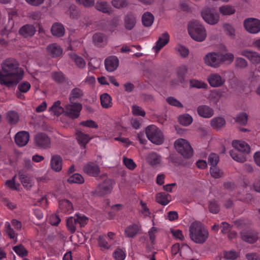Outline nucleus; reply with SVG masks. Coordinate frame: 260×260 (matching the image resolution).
Returning <instances> with one entry per match:
<instances>
[{"label":"nucleus","mask_w":260,"mask_h":260,"mask_svg":"<svg viewBox=\"0 0 260 260\" xmlns=\"http://www.w3.org/2000/svg\"><path fill=\"white\" fill-rule=\"evenodd\" d=\"M0 70V84L8 87L16 85L22 80L24 75L23 69L19 67L18 61L13 58L4 60Z\"/></svg>","instance_id":"f257e3e1"},{"label":"nucleus","mask_w":260,"mask_h":260,"mask_svg":"<svg viewBox=\"0 0 260 260\" xmlns=\"http://www.w3.org/2000/svg\"><path fill=\"white\" fill-rule=\"evenodd\" d=\"M189 235L194 242L203 244L207 240L209 233L201 222L195 221L192 222L189 226Z\"/></svg>","instance_id":"f03ea898"},{"label":"nucleus","mask_w":260,"mask_h":260,"mask_svg":"<svg viewBox=\"0 0 260 260\" xmlns=\"http://www.w3.org/2000/svg\"><path fill=\"white\" fill-rule=\"evenodd\" d=\"M188 31L191 37L199 42L203 41L206 37V31L198 20L191 21L188 26Z\"/></svg>","instance_id":"7ed1b4c3"},{"label":"nucleus","mask_w":260,"mask_h":260,"mask_svg":"<svg viewBox=\"0 0 260 260\" xmlns=\"http://www.w3.org/2000/svg\"><path fill=\"white\" fill-rule=\"evenodd\" d=\"M146 134L152 143L160 145L164 142V137L162 132L155 125H150L146 128Z\"/></svg>","instance_id":"20e7f679"},{"label":"nucleus","mask_w":260,"mask_h":260,"mask_svg":"<svg viewBox=\"0 0 260 260\" xmlns=\"http://www.w3.org/2000/svg\"><path fill=\"white\" fill-rule=\"evenodd\" d=\"M174 146L177 151L184 158H188L192 156V148L187 140L178 139L175 141Z\"/></svg>","instance_id":"39448f33"},{"label":"nucleus","mask_w":260,"mask_h":260,"mask_svg":"<svg viewBox=\"0 0 260 260\" xmlns=\"http://www.w3.org/2000/svg\"><path fill=\"white\" fill-rule=\"evenodd\" d=\"M82 110V105L80 103L69 102L64 106V115L71 119L78 118Z\"/></svg>","instance_id":"423d86ee"},{"label":"nucleus","mask_w":260,"mask_h":260,"mask_svg":"<svg viewBox=\"0 0 260 260\" xmlns=\"http://www.w3.org/2000/svg\"><path fill=\"white\" fill-rule=\"evenodd\" d=\"M202 16L205 22L211 25L216 24L219 18L218 13L209 8H206L203 10Z\"/></svg>","instance_id":"0eeeda50"},{"label":"nucleus","mask_w":260,"mask_h":260,"mask_svg":"<svg viewBox=\"0 0 260 260\" xmlns=\"http://www.w3.org/2000/svg\"><path fill=\"white\" fill-rule=\"evenodd\" d=\"M246 30L251 34H257L260 31V20L253 18L246 19L244 22Z\"/></svg>","instance_id":"6e6552de"},{"label":"nucleus","mask_w":260,"mask_h":260,"mask_svg":"<svg viewBox=\"0 0 260 260\" xmlns=\"http://www.w3.org/2000/svg\"><path fill=\"white\" fill-rule=\"evenodd\" d=\"M219 52L208 53L204 58L205 63L211 67L218 68L221 63Z\"/></svg>","instance_id":"1a4fd4ad"},{"label":"nucleus","mask_w":260,"mask_h":260,"mask_svg":"<svg viewBox=\"0 0 260 260\" xmlns=\"http://www.w3.org/2000/svg\"><path fill=\"white\" fill-rule=\"evenodd\" d=\"M35 142L36 146L41 148L47 149L50 147V139L44 133H38L35 136Z\"/></svg>","instance_id":"9d476101"},{"label":"nucleus","mask_w":260,"mask_h":260,"mask_svg":"<svg viewBox=\"0 0 260 260\" xmlns=\"http://www.w3.org/2000/svg\"><path fill=\"white\" fill-rule=\"evenodd\" d=\"M113 189V181L111 179H106L99 184L96 192L100 196L109 194Z\"/></svg>","instance_id":"9b49d317"},{"label":"nucleus","mask_w":260,"mask_h":260,"mask_svg":"<svg viewBox=\"0 0 260 260\" xmlns=\"http://www.w3.org/2000/svg\"><path fill=\"white\" fill-rule=\"evenodd\" d=\"M18 176L20 181L24 188L29 189L31 187L32 178L25 169H22L19 170Z\"/></svg>","instance_id":"f8f14e48"},{"label":"nucleus","mask_w":260,"mask_h":260,"mask_svg":"<svg viewBox=\"0 0 260 260\" xmlns=\"http://www.w3.org/2000/svg\"><path fill=\"white\" fill-rule=\"evenodd\" d=\"M83 171L90 176L96 177L100 174V168L95 163L88 162L84 166Z\"/></svg>","instance_id":"ddd939ff"},{"label":"nucleus","mask_w":260,"mask_h":260,"mask_svg":"<svg viewBox=\"0 0 260 260\" xmlns=\"http://www.w3.org/2000/svg\"><path fill=\"white\" fill-rule=\"evenodd\" d=\"M124 23L126 30L133 29L137 23L136 14L132 12H128L124 18Z\"/></svg>","instance_id":"4468645a"},{"label":"nucleus","mask_w":260,"mask_h":260,"mask_svg":"<svg viewBox=\"0 0 260 260\" xmlns=\"http://www.w3.org/2000/svg\"><path fill=\"white\" fill-rule=\"evenodd\" d=\"M141 226L137 223H133L127 226L124 230L125 236L128 238H134L140 233Z\"/></svg>","instance_id":"2eb2a0df"},{"label":"nucleus","mask_w":260,"mask_h":260,"mask_svg":"<svg viewBox=\"0 0 260 260\" xmlns=\"http://www.w3.org/2000/svg\"><path fill=\"white\" fill-rule=\"evenodd\" d=\"M119 65V59L115 56L107 57L105 60V66L107 71L111 72L117 69Z\"/></svg>","instance_id":"dca6fc26"},{"label":"nucleus","mask_w":260,"mask_h":260,"mask_svg":"<svg viewBox=\"0 0 260 260\" xmlns=\"http://www.w3.org/2000/svg\"><path fill=\"white\" fill-rule=\"evenodd\" d=\"M207 79L210 86L214 87L222 86L225 82L224 79L217 73L210 74Z\"/></svg>","instance_id":"f3484780"},{"label":"nucleus","mask_w":260,"mask_h":260,"mask_svg":"<svg viewBox=\"0 0 260 260\" xmlns=\"http://www.w3.org/2000/svg\"><path fill=\"white\" fill-rule=\"evenodd\" d=\"M240 54L248 58L253 64L260 63V54L256 52L245 49L242 50Z\"/></svg>","instance_id":"a211bd4d"},{"label":"nucleus","mask_w":260,"mask_h":260,"mask_svg":"<svg viewBox=\"0 0 260 260\" xmlns=\"http://www.w3.org/2000/svg\"><path fill=\"white\" fill-rule=\"evenodd\" d=\"M58 206L59 211L61 213L71 214L74 211L73 204L68 200L63 199L59 201Z\"/></svg>","instance_id":"6ab92c4d"},{"label":"nucleus","mask_w":260,"mask_h":260,"mask_svg":"<svg viewBox=\"0 0 260 260\" xmlns=\"http://www.w3.org/2000/svg\"><path fill=\"white\" fill-rule=\"evenodd\" d=\"M29 139V133L25 131H22L16 134L15 137V141L18 146L22 147L27 144Z\"/></svg>","instance_id":"aec40b11"},{"label":"nucleus","mask_w":260,"mask_h":260,"mask_svg":"<svg viewBox=\"0 0 260 260\" xmlns=\"http://www.w3.org/2000/svg\"><path fill=\"white\" fill-rule=\"evenodd\" d=\"M233 147L236 150L239 151L241 153L247 154L250 152V148L249 145L245 142L239 140H235L232 143Z\"/></svg>","instance_id":"412c9836"},{"label":"nucleus","mask_w":260,"mask_h":260,"mask_svg":"<svg viewBox=\"0 0 260 260\" xmlns=\"http://www.w3.org/2000/svg\"><path fill=\"white\" fill-rule=\"evenodd\" d=\"M62 157L57 154L51 156L50 160V166L52 170L58 172L62 169Z\"/></svg>","instance_id":"4be33fe9"},{"label":"nucleus","mask_w":260,"mask_h":260,"mask_svg":"<svg viewBox=\"0 0 260 260\" xmlns=\"http://www.w3.org/2000/svg\"><path fill=\"white\" fill-rule=\"evenodd\" d=\"M198 114L202 117L209 118L214 114L213 110L207 105L200 106L197 108Z\"/></svg>","instance_id":"5701e85b"},{"label":"nucleus","mask_w":260,"mask_h":260,"mask_svg":"<svg viewBox=\"0 0 260 260\" xmlns=\"http://www.w3.org/2000/svg\"><path fill=\"white\" fill-rule=\"evenodd\" d=\"M170 37L167 32L162 34L157 42L156 45L153 47L155 52H158L162 48H163L169 41Z\"/></svg>","instance_id":"b1692460"},{"label":"nucleus","mask_w":260,"mask_h":260,"mask_svg":"<svg viewBox=\"0 0 260 260\" xmlns=\"http://www.w3.org/2000/svg\"><path fill=\"white\" fill-rule=\"evenodd\" d=\"M5 231L7 237L14 242L17 243L18 241V233L12 228L11 224L9 222H6L5 224Z\"/></svg>","instance_id":"393cba45"},{"label":"nucleus","mask_w":260,"mask_h":260,"mask_svg":"<svg viewBox=\"0 0 260 260\" xmlns=\"http://www.w3.org/2000/svg\"><path fill=\"white\" fill-rule=\"evenodd\" d=\"M83 96V91L80 88L76 87L73 88L69 95V102L73 103H79L77 102L82 98Z\"/></svg>","instance_id":"a878e982"},{"label":"nucleus","mask_w":260,"mask_h":260,"mask_svg":"<svg viewBox=\"0 0 260 260\" xmlns=\"http://www.w3.org/2000/svg\"><path fill=\"white\" fill-rule=\"evenodd\" d=\"M242 239L249 243H253L258 239L257 233L255 231H247L241 234Z\"/></svg>","instance_id":"bb28decb"},{"label":"nucleus","mask_w":260,"mask_h":260,"mask_svg":"<svg viewBox=\"0 0 260 260\" xmlns=\"http://www.w3.org/2000/svg\"><path fill=\"white\" fill-rule=\"evenodd\" d=\"M146 160L150 165L156 166L161 162V157L156 152H151L147 155Z\"/></svg>","instance_id":"cd10ccee"},{"label":"nucleus","mask_w":260,"mask_h":260,"mask_svg":"<svg viewBox=\"0 0 260 260\" xmlns=\"http://www.w3.org/2000/svg\"><path fill=\"white\" fill-rule=\"evenodd\" d=\"M36 29L33 25L26 24L22 26L19 30V33L24 37H31L34 35Z\"/></svg>","instance_id":"c85d7f7f"},{"label":"nucleus","mask_w":260,"mask_h":260,"mask_svg":"<svg viewBox=\"0 0 260 260\" xmlns=\"http://www.w3.org/2000/svg\"><path fill=\"white\" fill-rule=\"evenodd\" d=\"M48 53L52 57H56L62 54V50L60 47L57 44H51L47 47Z\"/></svg>","instance_id":"c756f323"},{"label":"nucleus","mask_w":260,"mask_h":260,"mask_svg":"<svg viewBox=\"0 0 260 260\" xmlns=\"http://www.w3.org/2000/svg\"><path fill=\"white\" fill-rule=\"evenodd\" d=\"M49 112L55 116H60L62 113L64 114V107L61 106V102L57 101L55 102L49 109Z\"/></svg>","instance_id":"7c9ffc66"},{"label":"nucleus","mask_w":260,"mask_h":260,"mask_svg":"<svg viewBox=\"0 0 260 260\" xmlns=\"http://www.w3.org/2000/svg\"><path fill=\"white\" fill-rule=\"evenodd\" d=\"M52 34L58 37H62L65 32V29L63 25L60 23H54L51 27Z\"/></svg>","instance_id":"2f4dec72"},{"label":"nucleus","mask_w":260,"mask_h":260,"mask_svg":"<svg viewBox=\"0 0 260 260\" xmlns=\"http://www.w3.org/2000/svg\"><path fill=\"white\" fill-rule=\"evenodd\" d=\"M100 101L101 105L104 108L108 109L112 106V98L107 93L101 95Z\"/></svg>","instance_id":"473e14b6"},{"label":"nucleus","mask_w":260,"mask_h":260,"mask_svg":"<svg viewBox=\"0 0 260 260\" xmlns=\"http://www.w3.org/2000/svg\"><path fill=\"white\" fill-rule=\"evenodd\" d=\"M171 196L166 192H160L157 194L156 197V202L164 206H166L171 201Z\"/></svg>","instance_id":"72a5a7b5"},{"label":"nucleus","mask_w":260,"mask_h":260,"mask_svg":"<svg viewBox=\"0 0 260 260\" xmlns=\"http://www.w3.org/2000/svg\"><path fill=\"white\" fill-rule=\"evenodd\" d=\"M95 8L97 10L106 14H110L111 9L107 2L104 1H98L95 5Z\"/></svg>","instance_id":"f704fd0d"},{"label":"nucleus","mask_w":260,"mask_h":260,"mask_svg":"<svg viewBox=\"0 0 260 260\" xmlns=\"http://www.w3.org/2000/svg\"><path fill=\"white\" fill-rule=\"evenodd\" d=\"M230 154L232 158L238 162L243 163L246 160V154L238 150H232L230 151Z\"/></svg>","instance_id":"c9c22d12"},{"label":"nucleus","mask_w":260,"mask_h":260,"mask_svg":"<svg viewBox=\"0 0 260 260\" xmlns=\"http://www.w3.org/2000/svg\"><path fill=\"white\" fill-rule=\"evenodd\" d=\"M154 20L153 15L149 12L144 13L142 17V24L146 27L151 26L154 22Z\"/></svg>","instance_id":"e433bc0d"},{"label":"nucleus","mask_w":260,"mask_h":260,"mask_svg":"<svg viewBox=\"0 0 260 260\" xmlns=\"http://www.w3.org/2000/svg\"><path fill=\"white\" fill-rule=\"evenodd\" d=\"M70 57L78 68L82 69L85 67L86 61L82 57L76 54L72 53L70 54Z\"/></svg>","instance_id":"4c0bfd02"},{"label":"nucleus","mask_w":260,"mask_h":260,"mask_svg":"<svg viewBox=\"0 0 260 260\" xmlns=\"http://www.w3.org/2000/svg\"><path fill=\"white\" fill-rule=\"evenodd\" d=\"M16 174L11 179L6 180L5 185L12 190L19 191L21 186L19 183L16 182Z\"/></svg>","instance_id":"58836bf2"},{"label":"nucleus","mask_w":260,"mask_h":260,"mask_svg":"<svg viewBox=\"0 0 260 260\" xmlns=\"http://www.w3.org/2000/svg\"><path fill=\"white\" fill-rule=\"evenodd\" d=\"M188 68L186 65L180 66L177 70V77L181 83H183L185 80V76L187 73Z\"/></svg>","instance_id":"ea45409f"},{"label":"nucleus","mask_w":260,"mask_h":260,"mask_svg":"<svg viewBox=\"0 0 260 260\" xmlns=\"http://www.w3.org/2000/svg\"><path fill=\"white\" fill-rule=\"evenodd\" d=\"M225 124L223 118L218 117L213 118L211 121V125L213 128L219 129Z\"/></svg>","instance_id":"a19ab883"},{"label":"nucleus","mask_w":260,"mask_h":260,"mask_svg":"<svg viewBox=\"0 0 260 260\" xmlns=\"http://www.w3.org/2000/svg\"><path fill=\"white\" fill-rule=\"evenodd\" d=\"M77 225L75 216L70 217L67 219V226L71 233L76 231Z\"/></svg>","instance_id":"79ce46f5"},{"label":"nucleus","mask_w":260,"mask_h":260,"mask_svg":"<svg viewBox=\"0 0 260 260\" xmlns=\"http://www.w3.org/2000/svg\"><path fill=\"white\" fill-rule=\"evenodd\" d=\"M179 123L184 126L190 125L192 122V117L188 114H184L178 117Z\"/></svg>","instance_id":"37998d69"},{"label":"nucleus","mask_w":260,"mask_h":260,"mask_svg":"<svg viewBox=\"0 0 260 260\" xmlns=\"http://www.w3.org/2000/svg\"><path fill=\"white\" fill-rule=\"evenodd\" d=\"M68 182L70 183L82 184L84 182V179L81 175L75 173L68 179Z\"/></svg>","instance_id":"c03bdc74"},{"label":"nucleus","mask_w":260,"mask_h":260,"mask_svg":"<svg viewBox=\"0 0 260 260\" xmlns=\"http://www.w3.org/2000/svg\"><path fill=\"white\" fill-rule=\"evenodd\" d=\"M13 250L18 255L22 257L26 256L28 254L27 250L22 244L14 246Z\"/></svg>","instance_id":"a18cd8bd"},{"label":"nucleus","mask_w":260,"mask_h":260,"mask_svg":"<svg viewBox=\"0 0 260 260\" xmlns=\"http://www.w3.org/2000/svg\"><path fill=\"white\" fill-rule=\"evenodd\" d=\"M77 137L78 143L83 146L84 147L85 145L89 142L90 140L89 136L82 132H79L77 134Z\"/></svg>","instance_id":"49530a36"},{"label":"nucleus","mask_w":260,"mask_h":260,"mask_svg":"<svg viewBox=\"0 0 260 260\" xmlns=\"http://www.w3.org/2000/svg\"><path fill=\"white\" fill-rule=\"evenodd\" d=\"M19 119L18 114L14 111H9L7 114V120L11 124H14L17 122Z\"/></svg>","instance_id":"de8ad7c7"},{"label":"nucleus","mask_w":260,"mask_h":260,"mask_svg":"<svg viewBox=\"0 0 260 260\" xmlns=\"http://www.w3.org/2000/svg\"><path fill=\"white\" fill-rule=\"evenodd\" d=\"M52 78L58 83H62L66 81V77L60 71L53 72L52 73Z\"/></svg>","instance_id":"09e8293b"},{"label":"nucleus","mask_w":260,"mask_h":260,"mask_svg":"<svg viewBox=\"0 0 260 260\" xmlns=\"http://www.w3.org/2000/svg\"><path fill=\"white\" fill-rule=\"evenodd\" d=\"M75 219L77 224L80 227H84L87 223L88 218L84 215L80 214H76L75 215Z\"/></svg>","instance_id":"8fccbe9b"},{"label":"nucleus","mask_w":260,"mask_h":260,"mask_svg":"<svg viewBox=\"0 0 260 260\" xmlns=\"http://www.w3.org/2000/svg\"><path fill=\"white\" fill-rule=\"evenodd\" d=\"M98 245L102 248V250L109 249L111 246L106 239L105 236L101 235L98 239Z\"/></svg>","instance_id":"3c124183"},{"label":"nucleus","mask_w":260,"mask_h":260,"mask_svg":"<svg viewBox=\"0 0 260 260\" xmlns=\"http://www.w3.org/2000/svg\"><path fill=\"white\" fill-rule=\"evenodd\" d=\"M113 256L115 260H124L126 253L122 249L116 248L113 253Z\"/></svg>","instance_id":"603ef678"},{"label":"nucleus","mask_w":260,"mask_h":260,"mask_svg":"<svg viewBox=\"0 0 260 260\" xmlns=\"http://www.w3.org/2000/svg\"><path fill=\"white\" fill-rule=\"evenodd\" d=\"M219 12L223 15H230L234 14L235 10L231 6L225 5L219 8Z\"/></svg>","instance_id":"864d4df0"},{"label":"nucleus","mask_w":260,"mask_h":260,"mask_svg":"<svg viewBox=\"0 0 260 260\" xmlns=\"http://www.w3.org/2000/svg\"><path fill=\"white\" fill-rule=\"evenodd\" d=\"M189 82L191 87L204 89L208 87V85L206 83L201 81L193 79L190 80Z\"/></svg>","instance_id":"5fc2aeb1"},{"label":"nucleus","mask_w":260,"mask_h":260,"mask_svg":"<svg viewBox=\"0 0 260 260\" xmlns=\"http://www.w3.org/2000/svg\"><path fill=\"white\" fill-rule=\"evenodd\" d=\"M89 71H92L100 68L101 60L96 58H92L88 62Z\"/></svg>","instance_id":"6e6d98bb"},{"label":"nucleus","mask_w":260,"mask_h":260,"mask_svg":"<svg viewBox=\"0 0 260 260\" xmlns=\"http://www.w3.org/2000/svg\"><path fill=\"white\" fill-rule=\"evenodd\" d=\"M111 4L117 9L125 8L128 5V2L126 0H112Z\"/></svg>","instance_id":"4d7b16f0"},{"label":"nucleus","mask_w":260,"mask_h":260,"mask_svg":"<svg viewBox=\"0 0 260 260\" xmlns=\"http://www.w3.org/2000/svg\"><path fill=\"white\" fill-rule=\"evenodd\" d=\"M123 162L126 168L130 170H133L137 167L136 164L131 158L124 157L123 158Z\"/></svg>","instance_id":"13d9d810"},{"label":"nucleus","mask_w":260,"mask_h":260,"mask_svg":"<svg viewBox=\"0 0 260 260\" xmlns=\"http://www.w3.org/2000/svg\"><path fill=\"white\" fill-rule=\"evenodd\" d=\"M31 87L30 84L27 81L21 82L18 86V89L20 92L26 93Z\"/></svg>","instance_id":"bf43d9fd"},{"label":"nucleus","mask_w":260,"mask_h":260,"mask_svg":"<svg viewBox=\"0 0 260 260\" xmlns=\"http://www.w3.org/2000/svg\"><path fill=\"white\" fill-rule=\"evenodd\" d=\"M175 49L182 57H186L189 54V50L183 45H177L175 47Z\"/></svg>","instance_id":"052dcab7"},{"label":"nucleus","mask_w":260,"mask_h":260,"mask_svg":"<svg viewBox=\"0 0 260 260\" xmlns=\"http://www.w3.org/2000/svg\"><path fill=\"white\" fill-rule=\"evenodd\" d=\"M167 102L170 105L177 108H182L183 107L181 103L173 96H169L166 99Z\"/></svg>","instance_id":"680f3d73"},{"label":"nucleus","mask_w":260,"mask_h":260,"mask_svg":"<svg viewBox=\"0 0 260 260\" xmlns=\"http://www.w3.org/2000/svg\"><path fill=\"white\" fill-rule=\"evenodd\" d=\"M247 114L245 113H241L237 115L236 121L240 124L245 125L247 123Z\"/></svg>","instance_id":"e2e57ef3"},{"label":"nucleus","mask_w":260,"mask_h":260,"mask_svg":"<svg viewBox=\"0 0 260 260\" xmlns=\"http://www.w3.org/2000/svg\"><path fill=\"white\" fill-rule=\"evenodd\" d=\"M219 206L215 200L212 201L209 203V210L210 212L217 214L219 211Z\"/></svg>","instance_id":"0e129e2a"},{"label":"nucleus","mask_w":260,"mask_h":260,"mask_svg":"<svg viewBox=\"0 0 260 260\" xmlns=\"http://www.w3.org/2000/svg\"><path fill=\"white\" fill-rule=\"evenodd\" d=\"M219 160V156L216 153H211L208 157V162L211 167L217 166Z\"/></svg>","instance_id":"69168bd1"},{"label":"nucleus","mask_w":260,"mask_h":260,"mask_svg":"<svg viewBox=\"0 0 260 260\" xmlns=\"http://www.w3.org/2000/svg\"><path fill=\"white\" fill-rule=\"evenodd\" d=\"M210 172L211 176L215 178H220L222 175V172L216 166L211 167Z\"/></svg>","instance_id":"338daca9"},{"label":"nucleus","mask_w":260,"mask_h":260,"mask_svg":"<svg viewBox=\"0 0 260 260\" xmlns=\"http://www.w3.org/2000/svg\"><path fill=\"white\" fill-rule=\"evenodd\" d=\"M105 39V36L103 34L96 33L93 36V41L96 45H99L103 43Z\"/></svg>","instance_id":"774afa93"}]
</instances>
